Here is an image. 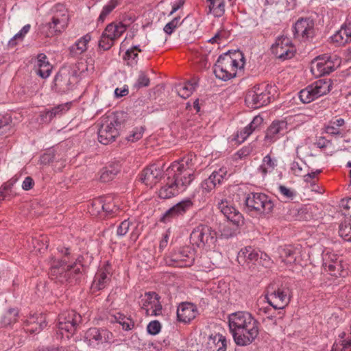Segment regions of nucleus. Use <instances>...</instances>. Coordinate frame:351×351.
Returning <instances> with one entry per match:
<instances>
[{
	"label": "nucleus",
	"instance_id": "f257e3e1",
	"mask_svg": "<svg viewBox=\"0 0 351 351\" xmlns=\"http://www.w3.org/2000/svg\"><path fill=\"white\" fill-rule=\"evenodd\" d=\"M228 326L235 343L240 346L250 344L259 333L258 322L247 311L230 314Z\"/></svg>",
	"mask_w": 351,
	"mask_h": 351
},
{
	"label": "nucleus",
	"instance_id": "f03ea898",
	"mask_svg": "<svg viewBox=\"0 0 351 351\" xmlns=\"http://www.w3.org/2000/svg\"><path fill=\"white\" fill-rule=\"evenodd\" d=\"M125 118L123 112H111L101 118L98 130V140L104 145H108L119 134V129Z\"/></svg>",
	"mask_w": 351,
	"mask_h": 351
},
{
	"label": "nucleus",
	"instance_id": "7ed1b4c3",
	"mask_svg": "<svg viewBox=\"0 0 351 351\" xmlns=\"http://www.w3.org/2000/svg\"><path fill=\"white\" fill-rule=\"evenodd\" d=\"M239 59L228 54L220 56L214 65V73L215 76L223 80L228 81L237 75L238 69H243L244 61L241 53L234 54Z\"/></svg>",
	"mask_w": 351,
	"mask_h": 351
},
{
	"label": "nucleus",
	"instance_id": "20e7f679",
	"mask_svg": "<svg viewBox=\"0 0 351 351\" xmlns=\"http://www.w3.org/2000/svg\"><path fill=\"white\" fill-rule=\"evenodd\" d=\"M66 261H60L53 257L50 258L49 275L52 280L60 283L71 282L76 275L80 273L81 265L75 263L66 265Z\"/></svg>",
	"mask_w": 351,
	"mask_h": 351
},
{
	"label": "nucleus",
	"instance_id": "39448f33",
	"mask_svg": "<svg viewBox=\"0 0 351 351\" xmlns=\"http://www.w3.org/2000/svg\"><path fill=\"white\" fill-rule=\"evenodd\" d=\"M198 158L192 153L184 156L181 160L175 161L168 167L171 175H178L184 180L191 184L194 180V173L197 167Z\"/></svg>",
	"mask_w": 351,
	"mask_h": 351
},
{
	"label": "nucleus",
	"instance_id": "423d86ee",
	"mask_svg": "<svg viewBox=\"0 0 351 351\" xmlns=\"http://www.w3.org/2000/svg\"><path fill=\"white\" fill-rule=\"evenodd\" d=\"M51 10L53 14L51 21L45 25L49 29L46 33L47 37L62 33L66 28L69 21L68 9L64 4L56 3Z\"/></svg>",
	"mask_w": 351,
	"mask_h": 351
},
{
	"label": "nucleus",
	"instance_id": "0eeeda50",
	"mask_svg": "<svg viewBox=\"0 0 351 351\" xmlns=\"http://www.w3.org/2000/svg\"><path fill=\"white\" fill-rule=\"evenodd\" d=\"M167 180L164 185L160 189L158 195L162 199H169L178 195L184 191L189 185L186 181L178 175H171L169 169H166Z\"/></svg>",
	"mask_w": 351,
	"mask_h": 351
},
{
	"label": "nucleus",
	"instance_id": "6e6552de",
	"mask_svg": "<svg viewBox=\"0 0 351 351\" xmlns=\"http://www.w3.org/2000/svg\"><path fill=\"white\" fill-rule=\"evenodd\" d=\"M245 204L247 211H254L258 215L268 214L274 208L271 199L263 193H248L245 197Z\"/></svg>",
	"mask_w": 351,
	"mask_h": 351
},
{
	"label": "nucleus",
	"instance_id": "1a4fd4ad",
	"mask_svg": "<svg viewBox=\"0 0 351 351\" xmlns=\"http://www.w3.org/2000/svg\"><path fill=\"white\" fill-rule=\"evenodd\" d=\"M269 85H256L250 90L245 96V102L252 108H258L268 104L272 97Z\"/></svg>",
	"mask_w": 351,
	"mask_h": 351
},
{
	"label": "nucleus",
	"instance_id": "9d476101",
	"mask_svg": "<svg viewBox=\"0 0 351 351\" xmlns=\"http://www.w3.org/2000/svg\"><path fill=\"white\" fill-rule=\"evenodd\" d=\"M127 29V26L121 22L108 24L103 32L99 46L104 50H108Z\"/></svg>",
	"mask_w": 351,
	"mask_h": 351
},
{
	"label": "nucleus",
	"instance_id": "9b49d317",
	"mask_svg": "<svg viewBox=\"0 0 351 351\" xmlns=\"http://www.w3.org/2000/svg\"><path fill=\"white\" fill-rule=\"evenodd\" d=\"M82 322V317L76 311L69 310L64 311L58 316L57 327L58 330L63 334V332L73 335L77 330Z\"/></svg>",
	"mask_w": 351,
	"mask_h": 351
},
{
	"label": "nucleus",
	"instance_id": "f8f14e48",
	"mask_svg": "<svg viewBox=\"0 0 351 351\" xmlns=\"http://www.w3.org/2000/svg\"><path fill=\"white\" fill-rule=\"evenodd\" d=\"M215 231L205 225H199L195 227L190 234L191 243L199 247L210 246L215 243Z\"/></svg>",
	"mask_w": 351,
	"mask_h": 351
},
{
	"label": "nucleus",
	"instance_id": "ddd939ff",
	"mask_svg": "<svg viewBox=\"0 0 351 351\" xmlns=\"http://www.w3.org/2000/svg\"><path fill=\"white\" fill-rule=\"evenodd\" d=\"M195 261V250L189 246L174 250L169 256L167 262L173 267H191Z\"/></svg>",
	"mask_w": 351,
	"mask_h": 351
},
{
	"label": "nucleus",
	"instance_id": "4468645a",
	"mask_svg": "<svg viewBox=\"0 0 351 351\" xmlns=\"http://www.w3.org/2000/svg\"><path fill=\"white\" fill-rule=\"evenodd\" d=\"M290 291L287 287L269 288L265 295L267 302L275 309H282L290 302Z\"/></svg>",
	"mask_w": 351,
	"mask_h": 351
},
{
	"label": "nucleus",
	"instance_id": "2eb2a0df",
	"mask_svg": "<svg viewBox=\"0 0 351 351\" xmlns=\"http://www.w3.org/2000/svg\"><path fill=\"white\" fill-rule=\"evenodd\" d=\"M113 338L112 333L107 329L90 328L87 330L84 336V341L88 346L97 348L99 345L110 343Z\"/></svg>",
	"mask_w": 351,
	"mask_h": 351
},
{
	"label": "nucleus",
	"instance_id": "dca6fc26",
	"mask_svg": "<svg viewBox=\"0 0 351 351\" xmlns=\"http://www.w3.org/2000/svg\"><path fill=\"white\" fill-rule=\"evenodd\" d=\"M271 53L278 59L285 60L291 58L295 47L291 39L287 36H279L271 47Z\"/></svg>",
	"mask_w": 351,
	"mask_h": 351
},
{
	"label": "nucleus",
	"instance_id": "f3484780",
	"mask_svg": "<svg viewBox=\"0 0 351 351\" xmlns=\"http://www.w3.org/2000/svg\"><path fill=\"white\" fill-rule=\"evenodd\" d=\"M340 64V60L335 56L332 58L331 56L324 55L318 56L312 62L311 71L317 75H324L329 74Z\"/></svg>",
	"mask_w": 351,
	"mask_h": 351
},
{
	"label": "nucleus",
	"instance_id": "a211bd4d",
	"mask_svg": "<svg viewBox=\"0 0 351 351\" xmlns=\"http://www.w3.org/2000/svg\"><path fill=\"white\" fill-rule=\"evenodd\" d=\"M322 259L324 269L330 275L338 277L343 276L346 273L343 269L341 260L339 259L337 254L329 252L328 251L324 252Z\"/></svg>",
	"mask_w": 351,
	"mask_h": 351
},
{
	"label": "nucleus",
	"instance_id": "6ab92c4d",
	"mask_svg": "<svg viewBox=\"0 0 351 351\" xmlns=\"http://www.w3.org/2000/svg\"><path fill=\"white\" fill-rule=\"evenodd\" d=\"M141 306L147 316H158L162 313L158 295L154 292L146 293L141 300Z\"/></svg>",
	"mask_w": 351,
	"mask_h": 351
},
{
	"label": "nucleus",
	"instance_id": "aec40b11",
	"mask_svg": "<svg viewBox=\"0 0 351 351\" xmlns=\"http://www.w3.org/2000/svg\"><path fill=\"white\" fill-rule=\"evenodd\" d=\"M314 21L311 18H301L293 26V34L295 38L308 40L315 34Z\"/></svg>",
	"mask_w": 351,
	"mask_h": 351
},
{
	"label": "nucleus",
	"instance_id": "412c9836",
	"mask_svg": "<svg viewBox=\"0 0 351 351\" xmlns=\"http://www.w3.org/2000/svg\"><path fill=\"white\" fill-rule=\"evenodd\" d=\"M163 164H152L145 168L141 175L140 180L148 186L152 187L163 175Z\"/></svg>",
	"mask_w": 351,
	"mask_h": 351
},
{
	"label": "nucleus",
	"instance_id": "4be33fe9",
	"mask_svg": "<svg viewBox=\"0 0 351 351\" xmlns=\"http://www.w3.org/2000/svg\"><path fill=\"white\" fill-rule=\"evenodd\" d=\"M193 206V203L190 199H185L169 209H168L162 215L161 221L167 223L172 219L183 216L186 212L191 210Z\"/></svg>",
	"mask_w": 351,
	"mask_h": 351
},
{
	"label": "nucleus",
	"instance_id": "5701e85b",
	"mask_svg": "<svg viewBox=\"0 0 351 351\" xmlns=\"http://www.w3.org/2000/svg\"><path fill=\"white\" fill-rule=\"evenodd\" d=\"M217 207L221 213L234 224L239 226L243 222V216L233 204L226 199H218Z\"/></svg>",
	"mask_w": 351,
	"mask_h": 351
},
{
	"label": "nucleus",
	"instance_id": "b1692460",
	"mask_svg": "<svg viewBox=\"0 0 351 351\" xmlns=\"http://www.w3.org/2000/svg\"><path fill=\"white\" fill-rule=\"evenodd\" d=\"M287 123L284 121H275L266 131L265 141L271 144L279 139L287 132Z\"/></svg>",
	"mask_w": 351,
	"mask_h": 351
},
{
	"label": "nucleus",
	"instance_id": "393cba45",
	"mask_svg": "<svg viewBox=\"0 0 351 351\" xmlns=\"http://www.w3.org/2000/svg\"><path fill=\"white\" fill-rule=\"evenodd\" d=\"M228 178V171L226 167H221L217 171H214L212 174L205 180L202 184V189L209 192L215 189L217 185L221 184L224 180Z\"/></svg>",
	"mask_w": 351,
	"mask_h": 351
},
{
	"label": "nucleus",
	"instance_id": "a878e982",
	"mask_svg": "<svg viewBox=\"0 0 351 351\" xmlns=\"http://www.w3.org/2000/svg\"><path fill=\"white\" fill-rule=\"evenodd\" d=\"M262 254L251 246L245 247L239 252L237 254V261L243 266H249L251 263L254 264L261 258Z\"/></svg>",
	"mask_w": 351,
	"mask_h": 351
},
{
	"label": "nucleus",
	"instance_id": "bb28decb",
	"mask_svg": "<svg viewBox=\"0 0 351 351\" xmlns=\"http://www.w3.org/2000/svg\"><path fill=\"white\" fill-rule=\"evenodd\" d=\"M197 314V308L192 303H182L177 309V317L179 322L189 323L193 320Z\"/></svg>",
	"mask_w": 351,
	"mask_h": 351
},
{
	"label": "nucleus",
	"instance_id": "cd10ccee",
	"mask_svg": "<svg viewBox=\"0 0 351 351\" xmlns=\"http://www.w3.org/2000/svg\"><path fill=\"white\" fill-rule=\"evenodd\" d=\"M46 326L45 317L42 313L32 315L25 321V330L30 333H39Z\"/></svg>",
	"mask_w": 351,
	"mask_h": 351
},
{
	"label": "nucleus",
	"instance_id": "c85d7f7f",
	"mask_svg": "<svg viewBox=\"0 0 351 351\" xmlns=\"http://www.w3.org/2000/svg\"><path fill=\"white\" fill-rule=\"evenodd\" d=\"M71 107V103L59 104L41 112V120L44 123H49L54 118L60 117L65 114Z\"/></svg>",
	"mask_w": 351,
	"mask_h": 351
},
{
	"label": "nucleus",
	"instance_id": "c756f323",
	"mask_svg": "<svg viewBox=\"0 0 351 351\" xmlns=\"http://www.w3.org/2000/svg\"><path fill=\"white\" fill-rule=\"evenodd\" d=\"M110 273L111 270L108 265L99 269L95 276L91 289L95 291L105 288L110 280Z\"/></svg>",
	"mask_w": 351,
	"mask_h": 351
},
{
	"label": "nucleus",
	"instance_id": "7c9ffc66",
	"mask_svg": "<svg viewBox=\"0 0 351 351\" xmlns=\"http://www.w3.org/2000/svg\"><path fill=\"white\" fill-rule=\"evenodd\" d=\"M279 258L287 265L298 262L300 249L293 245H287L279 248Z\"/></svg>",
	"mask_w": 351,
	"mask_h": 351
},
{
	"label": "nucleus",
	"instance_id": "2f4dec72",
	"mask_svg": "<svg viewBox=\"0 0 351 351\" xmlns=\"http://www.w3.org/2000/svg\"><path fill=\"white\" fill-rule=\"evenodd\" d=\"M227 340L225 336L219 333L212 334L206 343L207 351H226Z\"/></svg>",
	"mask_w": 351,
	"mask_h": 351
},
{
	"label": "nucleus",
	"instance_id": "473e14b6",
	"mask_svg": "<svg viewBox=\"0 0 351 351\" xmlns=\"http://www.w3.org/2000/svg\"><path fill=\"white\" fill-rule=\"evenodd\" d=\"M277 165V159L267 154L263 158L261 164L258 167L257 173L260 174L263 179H265L267 174L274 171Z\"/></svg>",
	"mask_w": 351,
	"mask_h": 351
},
{
	"label": "nucleus",
	"instance_id": "72a5a7b5",
	"mask_svg": "<svg viewBox=\"0 0 351 351\" xmlns=\"http://www.w3.org/2000/svg\"><path fill=\"white\" fill-rule=\"evenodd\" d=\"M91 36L86 34L78 39L73 45L69 47V53L72 57L77 58L87 50V45L90 42Z\"/></svg>",
	"mask_w": 351,
	"mask_h": 351
},
{
	"label": "nucleus",
	"instance_id": "f704fd0d",
	"mask_svg": "<svg viewBox=\"0 0 351 351\" xmlns=\"http://www.w3.org/2000/svg\"><path fill=\"white\" fill-rule=\"evenodd\" d=\"M36 73L42 78H47L51 72L52 66L47 60V57L44 53H40L37 56Z\"/></svg>",
	"mask_w": 351,
	"mask_h": 351
},
{
	"label": "nucleus",
	"instance_id": "c9c22d12",
	"mask_svg": "<svg viewBox=\"0 0 351 351\" xmlns=\"http://www.w3.org/2000/svg\"><path fill=\"white\" fill-rule=\"evenodd\" d=\"M317 98L328 93L332 87V82L328 79H321L310 84Z\"/></svg>",
	"mask_w": 351,
	"mask_h": 351
},
{
	"label": "nucleus",
	"instance_id": "e433bc0d",
	"mask_svg": "<svg viewBox=\"0 0 351 351\" xmlns=\"http://www.w3.org/2000/svg\"><path fill=\"white\" fill-rule=\"evenodd\" d=\"M111 323H117L122 326L123 330L129 331L134 328V322L130 317H127L121 313L111 315L109 318Z\"/></svg>",
	"mask_w": 351,
	"mask_h": 351
},
{
	"label": "nucleus",
	"instance_id": "4c0bfd02",
	"mask_svg": "<svg viewBox=\"0 0 351 351\" xmlns=\"http://www.w3.org/2000/svg\"><path fill=\"white\" fill-rule=\"evenodd\" d=\"M121 168L118 164L110 165L101 170L100 180L103 182H108L113 180L120 172Z\"/></svg>",
	"mask_w": 351,
	"mask_h": 351
},
{
	"label": "nucleus",
	"instance_id": "58836bf2",
	"mask_svg": "<svg viewBox=\"0 0 351 351\" xmlns=\"http://www.w3.org/2000/svg\"><path fill=\"white\" fill-rule=\"evenodd\" d=\"M209 12L215 17H221L225 13L224 0H206Z\"/></svg>",
	"mask_w": 351,
	"mask_h": 351
},
{
	"label": "nucleus",
	"instance_id": "ea45409f",
	"mask_svg": "<svg viewBox=\"0 0 351 351\" xmlns=\"http://www.w3.org/2000/svg\"><path fill=\"white\" fill-rule=\"evenodd\" d=\"M197 86L195 81H187L183 84H179L176 86V90L179 96L186 99L189 97Z\"/></svg>",
	"mask_w": 351,
	"mask_h": 351
},
{
	"label": "nucleus",
	"instance_id": "a19ab883",
	"mask_svg": "<svg viewBox=\"0 0 351 351\" xmlns=\"http://www.w3.org/2000/svg\"><path fill=\"white\" fill-rule=\"evenodd\" d=\"M18 315L19 312L16 308H10L4 312L0 318V327H6L15 323Z\"/></svg>",
	"mask_w": 351,
	"mask_h": 351
},
{
	"label": "nucleus",
	"instance_id": "79ce46f5",
	"mask_svg": "<svg viewBox=\"0 0 351 351\" xmlns=\"http://www.w3.org/2000/svg\"><path fill=\"white\" fill-rule=\"evenodd\" d=\"M70 77L67 75L57 74L54 79V85L61 93H66L71 89Z\"/></svg>",
	"mask_w": 351,
	"mask_h": 351
},
{
	"label": "nucleus",
	"instance_id": "37998d69",
	"mask_svg": "<svg viewBox=\"0 0 351 351\" xmlns=\"http://www.w3.org/2000/svg\"><path fill=\"white\" fill-rule=\"evenodd\" d=\"M345 123V121L343 119L339 118L335 119L334 121H331L329 122L328 125L325 127V132L328 134L336 136H341V132L339 129L340 127L343 126Z\"/></svg>",
	"mask_w": 351,
	"mask_h": 351
},
{
	"label": "nucleus",
	"instance_id": "c03bdc74",
	"mask_svg": "<svg viewBox=\"0 0 351 351\" xmlns=\"http://www.w3.org/2000/svg\"><path fill=\"white\" fill-rule=\"evenodd\" d=\"M104 204V213L110 215L115 213L119 210L117 199L111 195L102 197Z\"/></svg>",
	"mask_w": 351,
	"mask_h": 351
},
{
	"label": "nucleus",
	"instance_id": "a18cd8bd",
	"mask_svg": "<svg viewBox=\"0 0 351 351\" xmlns=\"http://www.w3.org/2000/svg\"><path fill=\"white\" fill-rule=\"evenodd\" d=\"M140 51H141V49H139L138 45L134 46L126 51L123 56V60L128 65L133 66L137 64L138 52Z\"/></svg>",
	"mask_w": 351,
	"mask_h": 351
},
{
	"label": "nucleus",
	"instance_id": "49530a36",
	"mask_svg": "<svg viewBox=\"0 0 351 351\" xmlns=\"http://www.w3.org/2000/svg\"><path fill=\"white\" fill-rule=\"evenodd\" d=\"M121 0H110L102 8V10L98 17V22L104 23L107 16L112 11L117 8Z\"/></svg>",
	"mask_w": 351,
	"mask_h": 351
},
{
	"label": "nucleus",
	"instance_id": "de8ad7c7",
	"mask_svg": "<svg viewBox=\"0 0 351 351\" xmlns=\"http://www.w3.org/2000/svg\"><path fill=\"white\" fill-rule=\"evenodd\" d=\"M298 94L300 101L304 104H309L317 99L311 85H308L305 88L301 90Z\"/></svg>",
	"mask_w": 351,
	"mask_h": 351
},
{
	"label": "nucleus",
	"instance_id": "09e8293b",
	"mask_svg": "<svg viewBox=\"0 0 351 351\" xmlns=\"http://www.w3.org/2000/svg\"><path fill=\"white\" fill-rule=\"evenodd\" d=\"M339 234L341 237L348 241H351V221L345 220L339 226Z\"/></svg>",
	"mask_w": 351,
	"mask_h": 351
},
{
	"label": "nucleus",
	"instance_id": "8fccbe9b",
	"mask_svg": "<svg viewBox=\"0 0 351 351\" xmlns=\"http://www.w3.org/2000/svg\"><path fill=\"white\" fill-rule=\"evenodd\" d=\"M30 27L31 26L29 24L23 26L22 29L9 40L8 46L13 47L16 45V40H23L25 36L29 32Z\"/></svg>",
	"mask_w": 351,
	"mask_h": 351
},
{
	"label": "nucleus",
	"instance_id": "3c124183",
	"mask_svg": "<svg viewBox=\"0 0 351 351\" xmlns=\"http://www.w3.org/2000/svg\"><path fill=\"white\" fill-rule=\"evenodd\" d=\"M89 213L93 215H101L104 213V204L102 197L93 201Z\"/></svg>",
	"mask_w": 351,
	"mask_h": 351
},
{
	"label": "nucleus",
	"instance_id": "603ef678",
	"mask_svg": "<svg viewBox=\"0 0 351 351\" xmlns=\"http://www.w3.org/2000/svg\"><path fill=\"white\" fill-rule=\"evenodd\" d=\"M143 133L144 128L143 127L135 128L130 132L125 139L132 143L136 142L143 137Z\"/></svg>",
	"mask_w": 351,
	"mask_h": 351
},
{
	"label": "nucleus",
	"instance_id": "864d4df0",
	"mask_svg": "<svg viewBox=\"0 0 351 351\" xmlns=\"http://www.w3.org/2000/svg\"><path fill=\"white\" fill-rule=\"evenodd\" d=\"M182 23L180 16L175 17L165 25L163 30L167 34L171 35Z\"/></svg>",
	"mask_w": 351,
	"mask_h": 351
},
{
	"label": "nucleus",
	"instance_id": "5fc2aeb1",
	"mask_svg": "<svg viewBox=\"0 0 351 351\" xmlns=\"http://www.w3.org/2000/svg\"><path fill=\"white\" fill-rule=\"evenodd\" d=\"M278 190L281 197L285 200H292L295 197V191L284 185H279Z\"/></svg>",
	"mask_w": 351,
	"mask_h": 351
},
{
	"label": "nucleus",
	"instance_id": "6e6d98bb",
	"mask_svg": "<svg viewBox=\"0 0 351 351\" xmlns=\"http://www.w3.org/2000/svg\"><path fill=\"white\" fill-rule=\"evenodd\" d=\"M11 123L12 121L10 117L0 118V136L10 134Z\"/></svg>",
	"mask_w": 351,
	"mask_h": 351
},
{
	"label": "nucleus",
	"instance_id": "4d7b16f0",
	"mask_svg": "<svg viewBox=\"0 0 351 351\" xmlns=\"http://www.w3.org/2000/svg\"><path fill=\"white\" fill-rule=\"evenodd\" d=\"M342 33L343 32L340 29L331 36L332 42L335 43L337 46H342L348 43L347 38L345 37V35H343V34Z\"/></svg>",
	"mask_w": 351,
	"mask_h": 351
},
{
	"label": "nucleus",
	"instance_id": "13d9d810",
	"mask_svg": "<svg viewBox=\"0 0 351 351\" xmlns=\"http://www.w3.org/2000/svg\"><path fill=\"white\" fill-rule=\"evenodd\" d=\"M132 222L128 219L123 221L117 227V234L118 237L125 236L129 231Z\"/></svg>",
	"mask_w": 351,
	"mask_h": 351
},
{
	"label": "nucleus",
	"instance_id": "bf43d9fd",
	"mask_svg": "<svg viewBox=\"0 0 351 351\" xmlns=\"http://www.w3.org/2000/svg\"><path fill=\"white\" fill-rule=\"evenodd\" d=\"M149 79L147 76V75L143 72L141 71L138 74V78L134 84V86L137 88H140L142 87H145L149 86Z\"/></svg>",
	"mask_w": 351,
	"mask_h": 351
},
{
	"label": "nucleus",
	"instance_id": "052dcab7",
	"mask_svg": "<svg viewBox=\"0 0 351 351\" xmlns=\"http://www.w3.org/2000/svg\"><path fill=\"white\" fill-rule=\"evenodd\" d=\"M331 351H351V341L343 340L339 344L336 343Z\"/></svg>",
	"mask_w": 351,
	"mask_h": 351
},
{
	"label": "nucleus",
	"instance_id": "680f3d73",
	"mask_svg": "<svg viewBox=\"0 0 351 351\" xmlns=\"http://www.w3.org/2000/svg\"><path fill=\"white\" fill-rule=\"evenodd\" d=\"M17 179L12 178L8 182L5 183L0 188V202L3 200L6 197V191L11 189L12 186L16 182Z\"/></svg>",
	"mask_w": 351,
	"mask_h": 351
},
{
	"label": "nucleus",
	"instance_id": "e2e57ef3",
	"mask_svg": "<svg viewBox=\"0 0 351 351\" xmlns=\"http://www.w3.org/2000/svg\"><path fill=\"white\" fill-rule=\"evenodd\" d=\"M161 329L160 323L157 321H152L149 323L147 327V332L153 335H157Z\"/></svg>",
	"mask_w": 351,
	"mask_h": 351
},
{
	"label": "nucleus",
	"instance_id": "0e129e2a",
	"mask_svg": "<svg viewBox=\"0 0 351 351\" xmlns=\"http://www.w3.org/2000/svg\"><path fill=\"white\" fill-rule=\"evenodd\" d=\"M263 118L260 115H257L253 118L247 126L252 130V132H254L261 128V126L263 125Z\"/></svg>",
	"mask_w": 351,
	"mask_h": 351
},
{
	"label": "nucleus",
	"instance_id": "69168bd1",
	"mask_svg": "<svg viewBox=\"0 0 351 351\" xmlns=\"http://www.w3.org/2000/svg\"><path fill=\"white\" fill-rule=\"evenodd\" d=\"M253 132L252 131V130L247 125L242 130H241L239 132H238L237 135V140L240 142H243Z\"/></svg>",
	"mask_w": 351,
	"mask_h": 351
},
{
	"label": "nucleus",
	"instance_id": "338daca9",
	"mask_svg": "<svg viewBox=\"0 0 351 351\" xmlns=\"http://www.w3.org/2000/svg\"><path fill=\"white\" fill-rule=\"evenodd\" d=\"M305 165H306V164L304 162H303L302 161L301 162V163H300L297 161H293L291 163V170L294 175L299 176L302 175V173L303 172V167Z\"/></svg>",
	"mask_w": 351,
	"mask_h": 351
},
{
	"label": "nucleus",
	"instance_id": "774afa93",
	"mask_svg": "<svg viewBox=\"0 0 351 351\" xmlns=\"http://www.w3.org/2000/svg\"><path fill=\"white\" fill-rule=\"evenodd\" d=\"M342 31V34L345 35V37L348 40V43L351 42V23H345L340 28Z\"/></svg>",
	"mask_w": 351,
	"mask_h": 351
}]
</instances>
